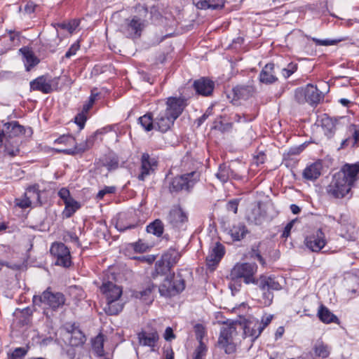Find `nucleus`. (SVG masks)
I'll list each match as a JSON object with an SVG mask.
<instances>
[{
	"mask_svg": "<svg viewBox=\"0 0 359 359\" xmlns=\"http://www.w3.org/2000/svg\"><path fill=\"white\" fill-rule=\"evenodd\" d=\"M55 143L73 144V143H75V137L71 135H63L55 140Z\"/></svg>",
	"mask_w": 359,
	"mask_h": 359,
	"instance_id": "4d7b16f0",
	"label": "nucleus"
},
{
	"mask_svg": "<svg viewBox=\"0 0 359 359\" xmlns=\"http://www.w3.org/2000/svg\"><path fill=\"white\" fill-rule=\"evenodd\" d=\"M232 91L234 98L247 100L253 95L255 88L252 85H241L234 87Z\"/></svg>",
	"mask_w": 359,
	"mask_h": 359,
	"instance_id": "a878e982",
	"label": "nucleus"
},
{
	"mask_svg": "<svg viewBox=\"0 0 359 359\" xmlns=\"http://www.w3.org/2000/svg\"><path fill=\"white\" fill-rule=\"evenodd\" d=\"M200 178L201 173L196 170L181 175V196L191 194Z\"/></svg>",
	"mask_w": 359,
	"mask_h": 359,
	"instance_id": "1a4fd4ad",
	"label": "nucleus"
},
{
	"mask_svg": "<svg viewBox=\"0 0 359 359\" xmlns=\"http://www.w3.org/2000/svg\"><path fill=\"white\" fill-rule=\"evenodd\" d=\"M172 173L170 172L167 175V180L168 181V189L172 194H177L180 191V177L178 175L170 177Z\"/></svg>",
	"mask_w": 359,
	"mask_h": 359,
	"instance_id": "37998d69",
	"label": "nucleus"
},
{
	"mask_svg": "<svg viewBox=\"0 0 359 359\" xmlns=\"http://www.w3.org/2000/svg\"><path fill=\"white\" fill-rule=\"evenodd\" d=\"M246 259L257 260L262 265L265 264V259L261 255V252L259 251V248H251L250 251L245 255Z\"/></svg>",
	"mask_w": 359,
	"mask_h": 359,
	"instance_id": "a18cd8bd",
	"label": "nucleus"
},
{
	"mask_svg": "<svg viewBox=\"0 0 359 359\" xmlns=\"http://www.w3.org/2000/svg\"><path fill=\"white\" fill-rule=\"evenodd\" d=\"M255 285L263 291H278L282 289V286L280 283L274 277L271 276H260L259 278H257Z\"/></svg>",
	"mask_w": 359,
	"mask_h": 359,
	"instance_id": "a211bd4d",
	"label": "nucleus"
},
{
	"mask_svg": "<svg viewBox=\"0 0 359 359\" xmlns=\"http://www.w3.org/2000/svg\"><path fill=\"white\" fill-rule=\"evenodd\" d=\"M126 218L124 215H119L116 222V228L119 231H124L127 229H134L136 226L135 224L126 223Z\"/></svg>",
	"mask_w": 359,
	"mask_h": 359,
	"instance_id": "c03bdc74",
	"label": "nucleus"
},
{
	"mask_svg": "<svg viewBox=\"0 0 359 359\" xmlns=\"http://www.w3.org/2000/svg\"><path fill=\"white\" fill-rule=\"evenodd\" d=\"M32 196H26V194H25V198L17 199L16 205L22 208H29L32 205Z\"/></svg>",
	"mask_w": 359,
	"mask_h": 359,
	"instance_id": "bf43d9fd",
	"label": "nucleus"
},
{
	"mask_svg": "<svg viewBox=\"0 0 359 359\" xmlns=\"http://www.w3.org/2000/svg\"><path fill=\"white\" fill-rule=\"evenodd\" d=\"M322 165L319 162H316L307 166L303 172V177L311 181L316 180L321 175Z\"/></svg>",
	"mask_w": 359,
	"mask_h": 359,
	"instance_id": "cd10ccee",
	"label": "nucleus"
},
{
	"mask_svg": "<svg viewBox=\"0 0 359 359\" xmlns=\"http://www.w3.org/2000/svg\"><path fill=\"white\" fill-rule=\"evenodd\" d=\"M131 248H123L121 252H123L126 256H128L130 259H137L142 262H147L148 264H151L154 262V260L156 258V256L154 255H140V256H133L130 257L128 252H129V250ZM135 253H144L147 252V248H133Z\"/></svg>",
	"mask_w": 359,
	"mask_h": 359,
	"instance_id": "c85d7f7f",
	"label": "nucleus"
},
{
	"mask_svg": "<svg viewBox=\"0 0 359 359\" xmlns=\"http://www.w3.org/2000/svg\"><path fill=\"white\" fill-rule=\"evenodd\" d=\"M4 126L6 133L5 151L10 156H15L19 153L20 149H18V146L10 149L8 146L9 139L20 137L25 134L27 130H28V132L32 134V128H25L23 126L20 125L19 123L15 121L7 122L4 123Z\"/></svg>",
	"mask_w": 359,
	"mask_h": 359,
	"instance_id": "20e7f679",
	"label": "nucleus"
},
{
	"mask_svg": "<svg viewBox=\"0 0 359 359\" xmlns=\"http://www.w3.org/2000/svg\"><path fill=\"white\" fill-rule=\"evenodd\" d=\"M175 274L167 276L164 282L158 287V291L162 296L172 297L178 294L177 285L173 281Z\"/></svg>",
	"mask_w": 359,
	"mask_h": 359,
	"instance_id": "6ab92c4d",
	"label": "nucleus"
},
{
	"mask_svg": "<svg viewBox=\"0 0 359 359\" xmlns=\"http://www.w3.org/2000/svg\"><path fill=\"white\" fill-rule=\"evenodd\" d=\"M146 230L148 233L160 237L163 233L164 225L161 219H156L147 226Z\"/></svg>",
	"mask_w": 359,
	"mask_h": 359,
	"instance_id": "c9c22d12",
	"label": "nucleus"
},
{
	"mask_svg": "<svg viewBox=\"0 0 359 359\" xmlns=\"http://www.w3.org/2000/svg\"><path fill=\"white\" fill-rule=\"evenodd\" d=\"M27 351L22 348H17L15 351L9 355L8 359H22L25 355Z\"/></svg>",
	"mask_w": 359,
	"mask_h": 359,
	"instance_id": "052dcab7",
	"label": "nucleus"
},
{
	"mask_svg": "<svg viewBox=\"0 0 359 359\" xmlns=\"http://www.w3.org/2000/svg\"><path fill=\"white\" fill-rule=\"evenodd\" d=\"M39 184H34L29 187L26 190V196H32V199H36L37 201L40 200V191Z\"/></svg>",
	"mask_w": 359,
	"mask_h": 359,
	"instance_id": "603ef678",
	"label": "nucleus"
},
{
	"mask_svg": "<svg viewBox=\"0 0 359 359\" xmlns=\"http://www.w3.org/2000/svg\"><path fill=\"white\" fill-rule=\"evenodd\" d=\"M79 48H80L79 42V41L75 42L70 46L69 50L66 52L65 57L69 58L72 55H74L76 53V52L79 50Z\"/></svg>",
	"mask_w": 359,
	"mask_h": 359,
	"instance_id": "69168bd1",
	"label": "nucleus"
},
{
	"mask_svg": "<svg viewBox=\"0 0 359 359\" xmlns=\"http://www.w3.org/2000/svg\"><path fill=\"white\" fill-rule=\"evenodd\" d=\"M102 132L97 130L94 133L88 136L86 140L81 142L79 144H77L75 141V143H73L74 147L71 149H55V151L59 154H63L67 155H72L74 156L76 154H81L87 151H88L90 149H91L95 142L96 137L97 134H102Z\"/></svg>",
	"mask_w": 359,
	"mask_h": 359,
	"instance_id": "6e6552de",
	"label": "nucleus"
},
{
	"mask_svg": "<svg viewBox=\"0 0 359 359\" xmlns=\"http://www.w3.org/2000/svg\"><path fill=\"white\" fill-rule=\"evenodd\" d=\"M337 175H341L346 184H349L351 188L354 182L358 180L359 175V163L354 164H345L341 170L337 172Z\"/></svg>",
	"mask_w": 359,
	"mask_h": 359,
	"instance_id": "ddd939ff",
	"label": "nucleus"
},
{
	"mask_svg": "<svg viewBox=\"0 0 359 359\" xmlns=\"http://www.w3.org/2000/svg\"><path fill=\"white\" fill-rule=\"evenodd\" d=\"M305 242L306 247H325L326 245L325 234L321 229H318L315 233L307 236Z\"/></svg>",
	"mask_w": 359,
	"mask_h": 359,
	"instance_id": "bb28decb",
	"label": "nucleus"
},
{
	"mask_svg": "<svg viewBox=\"0 0 359 359\" xmlns=\"http://www.w3.org/2000/svg\"><path fill=\"white\" fill-rule=\"evenodd\" d=\"M207 351L208 348L205 343H201L195 349L192 359H205Z\"/></svg>",
	"mask_w": 359,
	"mask_h": 359,
	"instance_id": "de8ad7c7",
	"label": "nucleus"
},
{
	"mask_svg": "<svg viewBox=\"0 0 359 359\" xmlns=\"http://www.w3.org/2000/svg\"><path fill=\"white\" fill-rule=\"evenodd\" d=\"M273 316L271 314H266L263 316L261 318V320H258V323L261 325L262 330L265 329L271 322Z\"/></svg>",
	"mask_w": 359,
	"mask_h": 359,
	"instance_id": "e2e57ef3",
	"label": "nucleus"
},
{
	"mask_svg": "<svg viewBox=\"0 0 359 359\" xmlns=\"http://www.w3.org/2000/svg\"><path fill=\"white\" fill-rule=\"evenodd\" d=\"M262 298L263 304L265 306H270L273 302V294L270 290H264Z\"/></svg>",
	"mask_w": 359,
	"mask_h": 359,
	"instance_id": "0e129e2a",
	"label": "nucleus"
},
{
	"mask_svg": "<svg viewBox=\"0 0 359 359\" xmlns=\"http://www.w3.org/2000/svg\"><path fill=\"white\" fill-rule=\"evenodd\" d=\"M118 164V158L114 154L106 156L102 162V165L106 167L109 171L117 169Z\"/></svg>",
	"mask_w": 359,
	"mask_h": 359,
	"instance_id": "79ce46f5",
	"label": "nucleus"
},
{
	"mask_svg": "<svg viewBox=\"0 0 359 359\" xmlns=\"http://www.w3.org/2000/svg\"><path fill=\"white\" fill-rule=\"evenodd\" d=\"M194 332L196 339L198 341V344H201V343H204L203 339L206 335V329L205 326L199 323L196 324L194 326Z\"/></svg>",
	"mask_w": 359,
	"mask_h": 359,
	"instance_id": "8fccbe9b",
	"label": "nucleus"
},
{
	"mask_svg": "<svg viewBox=\"0 0 359 359\" xmlns=\"http://www.w3.org/2000/svg\"><path fill=\"white\" fill-rule=\"evenodd\" d=\"M298 65L295 62H290L286 67L282 69V74L285 79H288L291 75L297 72Z\"/></svg>",
	"mask_w": 359,
	"mask_h": 359,
	"instance_id": "3c124183",
	"label": "nucleus"
},
{
	"mask_svg": "<svg viewBox=\"0 0 359 359\" xmlns=\"http://www.w3.org/2000/svg\"><path fill=\"white\" fill-rule=\"evenodd\" d=\"M169 267V262L165 265L164 257L156 262L155 264V271L152 273L151 276L155 278L158 275L164 273L165 269Z\"/></svg>",
	"mask_w": 359,
	"mask_h": 359,
	"instance_id": "49530a36",
	"label": "nucleus"
},
{
	"mask_svg": "<svg viewBox=\"0 0 359 359\" xmlns=\"http://www.w3.org/2000/svg\"><path fill=\"white\" fill-rule=\"evenodd\" d=\"M86 113L85 112H83L81 111V113L78 114L76 116H75V121L74 122L78 125V126L79 127V130H82L84 126H85V123L87 121V116H86Z\"/></svg>",
	"mask_w": 359,
	"mask_h": 359,
	"instance_id": "6e6d98bb",
	"label": "nucleus"
},
{
	"mask_svg": "<svg viewBox=\"0 0 359 359\" xmlns=\"http://www.w3.org/2000/svg\"><path fill=\"white\" fill-rule=\"evenodd\" d=\"M154 118L153 113H147L138 118V121L142 127L147 132L151 131L154 128L156 129L154 123Z\"/></svg>",
	"mask_w": 359,
	"mask_h": 359,
	"instance_id": "4c0bfd02",
	"label": "nucleus"
},
{
	"mask_svg": "<svg viewBox=\"0 0 359 359\" xmlns=\"http://www.w3.org/2000/svg\"><path fill=\"white\" fill-rule=\"evenodd\" d=\"M263 332L258 320L248 321L243 329L245 337H250L251 341H255Z\"/></svg>",
	"mask_w": 359,
	"mask_h": 359,
	"instance_id": "412c9836",
	"label": "nucleus"
},
{
	"mask_svg": "<svg viewBox=\"0 0 359 359\" xmlns=\"http://www.w3.org/2000/svg\"><path fill=\"white\" fill-rule=\"evenodd\" d=\"M33 302L36 305H40L43 303L53 310H56L62 306L65 303V295L62 292L51 291L50 287H48L43 292L40 296H34Z\"/></svg>",
	"mask_w": 359,
	"mask_h": 359,
	"instance_id": "39448f33",
	"label": "nucleus"
},
{
	"mask_svg": "<svg viewBox=\"0 0 359 359\" xmlns=\"http://www.w3.org/2000/svg\"><path fill=\"white\" fill-rule=\"evenodd\" d=\"M20 52L22 55L25 66L27 72L39 63V59L35 55L31 48L24 46L20 49Z\"/></svg>",
	"mask_w": 359,
	"mask_h": 359,
	"instance_id": "5701e85b",
	"label": "nucleus"
},
{
	"mask_svg": "<svg viewBox=\"0 0 359 359\" xmlns=\"http://www.w3.org/2000/svg\"><path fill=\"white\" fill-rule=\"evenodd\" d=\"M297 219H294L289 222L284 228V230L282 233V237L287 238L290 235L291 229H292L294 223L297 222Z\"/></svg>",
	"mask_w": 359,
	"mask_h": 359,
	"instance_id": "338daca9",
	"label": "nucleus"
},
{
	"mask_svg": "<svg viewBox=\"0 0 359 359\" xmlns=\"http://www.w3.org/2000/svg\"><path fill=\"white\" fill-rule=\"evenodd\" d=\"M138 339L141 344L144 346L154 347L157 341L158 340L159 337L157 332H152L149 333L142 332L141 333H139Z\"/></svg>",
	"mask_w": 359,
	"mask_h": 359,
	"instance_id": "473e14b6",
	"label": "nucleus"
},
{
	"mask_svg": "<svg viewBox=\"0 0 359 359\" xmlns=\"http://www.w3.org/2000/svg\"><path fill=\"white\" fill-rule=\"evenodd\" d=\"M322 127L327 136L331 137L334 135L337 130L336 120L327 117L322 119Z\"/></svg>",
	"mask_w": 359,
	"mask_h": 359,
	"instance_id": "ea45409f",
	"label": "nucleus"
},
{
	"mask_svg": "<svg viewBox=\"0 0 359 359\" xmlns=\"http://www.w3.org/2000/svg\"><path fill=\"white\" fill-rule=\"evenodd\" d=\"M62 329L65 332L66 340L70 346H79L86 342V336L76 323H66Z\"/></svg>",
	"mask_w": 359,
	"mask_h": 359,
	"instance_id": "0eeeda50",
	"label": "nucleus"
},
{
	"mask_svg": "<svg viewBox=\"0 0 359 359\" xmlns=\"http://www.w3.org/2000/svg\"><path fill=\"white\" fill-rule=\"evenodd\" d=\"M294 99L299 104H303L306 102H307L305 88H297L294 92Z\"/></svg>",
	"mask_w": 359,
	"mask_h": 359,
	"instance_id": "864d4df0",
	"label": "nucleus"
},
{
	"mask_svg": "<svg viewBox=\"0 0 359 359\" xmlns=\"http://www.w3.org/2000/svg\"><path fill=\"white\" fill-rule=\"evenodd\" d=\"M196 93L203 97H211L215 88V82L209 77H201L194 81Z\"/></svg>",
	"mask_w": 359,
	"mask_h": 359,
	"instance_id": "9d476101",
	"label": "nucleus"
},
{
	"mask_svg": "<svg viewBox=\"0 0 359 359\" xmlns=\"http://www.w3.org/2000/svg\"><path fill=\"white\" fill-rule=\"evenodd\" d=\"M158 162L154 158H151L149 154L144 153L141 157L140 172L137 179L140 181H144L146 177L153 173L157 167Z\"/></svg>",
	"mask_w": 359,
	"mask_h": 359,
	"instance_id": "f8f14e48",
	"label": "nucleus"
},
{
	"mask_svg": "<svg viewBox=\"0 0 359 359\" xmlns=\"http://www.w3.org/2000/svg\"><path fill=\"white\" fill-rule=\"evenodd\" d=\"M166 219L172 227H177L180 223V205H174L169 211Z\"/></svg>",
	"mask_w": 359,
	"mask_h": 359,
	"instance_id": "a19ab883",
	"label": "nucleus"
},
{
	"mask_svg": "<svg viewBox=\"0 0 359 359\" xmlns=\"http://www.w3.org/2000/svg\"><path fill=\"white\" fill-rule=\"evenodd\" d=\"M346 138L342 140L340 149L359 147V125L351 123L346 128Z\"/></svg>",
	"mask_w": 359,
	"mask_h": 359,
	"instance_id": "9b49d317",
	"label": "nucleus"
},
{
	"mask_svg": "<svg viewBox=\"0 0 359 359\" xmlns=\"http://www.w3.org/2000/svg\"><path fill=\"white\" fill-rule=\"evenodd\" d=\"M180 116V98L170 97L167 99L165 109L160 111L154 118L156 129L165 133L174 125Z\"/></svg>",
	"mask_w": 359,
	"mask_h": 359,
	"instance_id": "f03ea898",
	"label": "nucleus"
},
{
	"mask_svg": "<svg viewBox=\"0 0 359 359\" xmlns=\"http://www.w3.org/2000/svg\"><path fill=\"white\" fill-rule=\"evenodd\" d=\"M259 80L261 83L264 84H272L278 81V78L274 72V64H266L259 75Z\"/></svg>",
	"mask_w": 359,
	"mask_h": 359,
	"instance_id": "4be33fe9",
	"label": "nucleus"
},
{
	"mask_svg": "<svg viewBox=\"0 0 359 359\" xmlns=\"http://www.w3.org/2000/svg\"><path fill=\"white\" fill-rule=\"evenodd\" d=\"M145 27V20L134 16L126 25L125 32L130 38H138Z\"/></svg>",
	"mask_w": 359,
	"mask_h": 359,
	"instance_id": "2eb2a0df",
	"label": "nucleus"
},
{
	"mask_svg": "<svg viewBox=\"0 0 359 359\" xmlns=\"http://www.w3.org/2000/svg\"><path fill=\"white\" fill-rule=\"evenodd\" d=\"M248 233V231L243 223H238L233 225L230 229L229 233L233 241H241Z\"/></svg>",
	"mask_w": 359,
	"mask_h": 359,
	"instance_id": "f704fd0d",
	"label": "nucleus"
},
{
	"mask_svg": "<svg viewBox=\"0 0 359 359\" xmlns=\"http://www.w3.org/2000/svg\"><path fill=\"white\" fill-rule=\"evenodd\" d=\"M262 212L259 206L255 207L246 215V219L249 223L260 224L262 223Z\"/></svg>",
	"mask_w": 359,
	"mask_h": 359,
	"instance_id": "58836bf2",
	"label": "nucleus"
},
{
	"mask_svg": "<svg viewBox=\"0 0 359 359\" xmlns=\"http://www.w3.org/2000/svg\"><path fill=\"white\" fill-rule=\"evenodd\" d=\"M318 317L325 324L339 323L338 318L323 305H320L318 309Z\"/></svg>",
	"mask_w": 359,
	"mask_h": 359,
	"instance_id": "7c9ffc66",
	"label": "nucleus"
},
{
	"mask_svg": "<svg viewBox=\"0 0 359 359\" xmlns=\"http://www.w3.org/2000/svg\"><path fill=\"white\" fill-rule=\"evenodd\" d=\"M225 253V248H209L205 257L207 268L210 271H214Z\"/></svg>",
	"mask_w": 359,
	"mask_h": 359,
	"instance_id": "4468645a",
	"label": "nucleus"
},
{
	"mask_svg": "<svg viewBox=\"0 0 359 359\" xmlns=\"http://www.w3.org/2000/svg\"><path fill=\"white\" fill-rule=\"evenodd\" d=\"M236 335V325L233 323H224L221 327L218 339V346L223 349L226 354L236 352V346L233 341V337Z\"/></svg>",
	"mask_w": 359,
	"mask_h": 359,
	"instance_id": "7ed1b4c3",
	"label": "nucleus"
},
{
	"mask_svg": "<svg viewBox=\"0 0 359 359\" xmlns=\"http://www.w3.org/2000/svg\"><path fill=\"white\" fill-rule=\"evenodd\" d=\"M215 175L222 183H226L230 180H241V176L236 173L229 165H226V164H222L219 165L218 171Z\"/></svg>",
	"mask_w": 359,
	"mask_h": 359,
	"instance_id": "b1692460",
	"label": "nucleus"
},
{
	"mask_svg": "<svg viewBox=\"0 0 359 359\" xmlns=\"http://www.w3.org/2000/svg\"><path fill=\"white\" fill-rule=\"evenodd\" d=\"M258 266L255 262H237L230 271L227 278L229 287L232 292L240 290L242 283L246 285H255L257 280L256 273Z\"/></svg>",
	"mask_w": 359,
	"mask_h": 359,
	"instance_id": "f257e3e1",
	"label": "nucleus"
},
{
	"mask_svg": "<svg viewBox=\"0 0 359 359\" xmlns=\"http://www.w3.org/2000/svg\"><path fill=\"white\" fill-rule=\"evenodd\" d=\"M93 348L97 353L102 355L103 352V339L102 335H98L93 341Z\"/></svg>",
	"mask_w": 359,
	"mask_h": 359,
	"instance_id": "13d9d810",
	"label": "nucleus"
},
{
	"mask_svg": "<svg viewBox=\"0 0 359 359\" xmlns=\"http://www.w3.org/2000/svg\"><path fill=\"white\" fill-rule=\"evenodd\" d=\"M199 9H217L224 6V0H193Z\"/></svg>",
	"mask_w": 359,
	"mask_h": 359,
	"instance_id": "c756f323",
	"label": "nucleus"
},
{
	"mask_svg": "<svg viewBox=\"0 0 359 359\" xmlns=\"http://www.w3.org/2000/svg\"><path fill=\"white\" fill-rule=\"evenodd\" d=\"M58 196L63 200V201H69V199L72 198L70 196L69 191L66 188H62L58 191Z\"/></svg>",
	"mask_w": 359,
	"mask_h": 359,
	"instance_id": "774afa93",
	"label": "nucleus"
},
{
	"mask_svg": "<svg viewBox=\"0 0 359 359\" xmlns=\"http://www.w3.org/2000/svg\"><path fill=\"white\" fill-rule=\"evenodd\" d=\"M31 91H40L44 94H48L53 92V89L50 80L47 79V76L42 75L38 76L29 83Z\"/></svg>",
	"mask_w": 359,
	"mask_h": 359,
	"instance_id": "dca6fc26",
	"label": "nucleus"
},
{
	"mask_svg": "<svg viewBox=\"0 0 359 359\" xmlns=\"http://www.w3.org/2000/svg\"><path fill=\"white\" fill-rule=\"evenodd\" d=\"M307 102L311 104H317L322 98L321 93L312 84H308L305 88Z\"/></svg>",
	"mask_w": 359,
	"mask_h": 359,
	"instance_id": "2f4dec72",
	"label": "nucleus"
},
{
	"mask_svg": "<svg viewBox=\"0 0 359 359\" xmlns=\"http://www.w3.org/2000/svg\"><path fill=\"white\" fill-rule=\"evenodd\" d=\"M97 95H98L97 93H96V94L91 93V95L89 97L88 102L87 103L84 104L83 106V109H82L83 112H85L86 114L88 112V111L92 108Z\"/></svg>",
	"mask_w": 359,
	"mask_h": 359,
	"instance_id": "680f3d73",
	"label": "nucleus"
},
{
	"mask_svg": "<svg viewBox=\"0 0 359 359\" xmlns=\"http://www.w3.org/2000/svg\"><path fill=\"white\" fill-rule=\"evenodd\" d=\"M341 175L336 172L330 183L326 187V193L328 196L332 198H342L351 191L349 184H346Z\"/></svg>",
	"mask_w": 359,
	"mask_h": 359,
	"instance_id": "423d86ee",
	"label": "nucleus"
},
{
	"mask_svg": "<svg viewBox=\"0 0 359 359\" xmlns=\"http://www.w3.org/2000/svg\"><path fill=\"white\" fill-rule=\"evenodd\" d=\"M331 350V346L325 343L321 339L316 340L312 348L314 355L322 359L328 358Z\"/></svg>",
	"mask_w": 359,
	"mask_h": 359,
	"instance_id": "393cba45",
	"label": "nucleus"
},
{
	"mask_svg": "<svg viewBox=\"0 0 359 359\" xmlns=\"http://www.w3.org/2000/svg\"><path fill=\"white\" fill-rule=\"evenodd\" d=\"M123 304L119 302V299H107V304L104 308L107 315H117L123 309Z\"/></svg>",
	"mask_w": 359,
	"mask_h": 359,
	"instance_id": "72a5a7b5",
	"label": "nucleus"
},
{
	"mask_svg": "<svg viewBox=\"0 0 359 359\" xmlns=\"http://www.w3.org/2000/svg\"><path fill=\"white\" fill-rule=\"evenodd\" d=\"M51 255L56 258L55 264L68 267L71 265V255L69 248H50Z\"/></svg>",
	"mask_w": 359,
	"mask_h": 359,
	"instance_id": "f3484780",
	"label": "nucleus"
},
{
	"mask_svg": "<svg viewBox=\"0 0 359 359\" xmlns=\"http://www.w3.org/2000/svg\"><path fill=\"white\" fill-rule=\"evenodd\" d=\"M100 290L107 299H120L122 294L121 287L110 281L104 282L100 287Z\"/></svg>",
	"mask_w": 359,
	"mask_h": 359,
	"instance_id": "aec40b11",
	"label": "nucleus"
},
{
	"mask_svg": "<svg viewBox=\"0 0 359 359\" xmlns=\"http://www.w3.org/2000/svg\"><path fill=\"white\" fill-rule=\"evenodd\" d=\"M311 40H312L316 46H332L336 44L338 41L337 40H332V39H319L315 37H309Z\"/></svg>",
	"mask_w": 359,
	"mask_h": 359,
	"instance_id": "5fc2aeb1",
	"label": "nucleus"
},
{
	"mask_svg": "<svg viewBox=\"0 0 359 359\" xmlns=\"http://www.w3.org/2000/svg\"><path fill=\"white\" fill-rule=\"evenodd\" d=\"M64 203L65 207L62 212V216L65 218L71 217L81 207L79 203L73 198L69 199V201H65Z\"/></svg>",
	"mask_w": 359,
	"mask_h": 359,
	"instance_id": "e433bc0d",
	"label": "nucleus"
},
{
	"mask_svg": "<svg viewBox=\"0 0 359 359\" xmlns=\"http://www.w3.org/2000/svg\"><path fill=\"white\" fill-rule=\"evenodd\" d=\"M62 240L65 243H72L75 245H79V237L75 233L71 231H66L63 233Z\"/></svg>",
	"mask_w": 359,
	"mask_h": 359,
	"instance_id": "09e8293b",
	"label": "nucleus"
}]
</instances>
